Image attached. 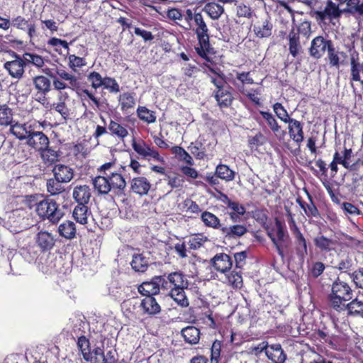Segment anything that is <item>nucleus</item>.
Instances as JSON below:
<instances>
[{
	"mask_svg": "<svg viewBox=\"0 0 363 363\" xmlns=\"http://www.w3.org/2000/svg\"><path fill=\"white\" fill-rule=\"evenodd\" d=\"M11 133L18 140H26V144L37 152L50 144L48 137L43 131L35 130L32 124L16 122L11 125Z\"/></svg>",
	"mask_w": 363,
	"mask_h": 363,
	"instance_id": "f257e3e1",
	"label": "nucleus"
},
{
	"mask_svg": "<svg viewBox=\"0 0 363 363\" xmlns=\"http://www.w3.org/2000/svg\"><path fill=\"white\" fill-rule=\"evenodd\" d=\"M340 5L339 3L337 4L331 0H329L327 1L323 9L317 10L313 9L309 12V15L314 18L320 26L328 24L335 26L339 21L340 18L343 13L342 10L339 7Z\"/></svg>",
	"mask_w": 363,
	"mask_h": 363,
	"instance_id": "f03ea898",
	"label": "nucleus"
},
{
	"mask_svg": "<svg viewBox=\"0 0 363 363\" xmlns=\"http://www.w3.org/2000/svg\"><path fill=\"white\" fill-rule=\"evenodd\" d=\"M329 296L331 306L336 311L345 310V303L352 298V290L347 283L337 279L332 285Z\"/></svg>",
	"mask_w": 363,
	"mask_h": 363,
	"instance_id": "7ed1b4c3",
	"label": "nucleus"
},
{
	"mask_svg": "<svg viewBox=\"0 0 363 363\" xmlns=\"http://www.w3.org/2000/svg\"><path fill=\"white\" fill-rule=\"evenodd\" d=\"M195 29L199 46L196 48V52L201 57L208 60V54H213V48L209 43L208 28L201 13H195Z\"/></svg>",
	"mask_w": 363,
	"mask_h": 363,
	"instance_id": "20e7f679",
	"label": "nucleus"
},
{
	"mask_svg": "<svg viewBox=\"0 0 363 363\" xmlns=\"http://www.w3.org/2000/svg\"><path fill=\"white\" fill-rule=\"evenodd\" d=\"M35 211L43 219H48L52 224L58 223L63 216L57 203L52 199H44L37 203Z\"/></svg>",
	"mask_w": 363,
	"mask_h": 363,
	"instance_id": "39448f33",
	"label": "nucleus"
},
{
	"mask_svg": "<svg viewBox=\"0 0 363 363\" xmlns=\"http://www.w3.org/2000/svg\"><path fill=\"white\" fill-rule=\"evenodd\" d=\"M332 44V40L321 35L316 36L311 41V47L309 48V54L313 59H320L325 55V52L328 51Z\"/></svg>",
	"mask_w": 363,
	"mask_h": 363,
	"instance_id": "423d86ee",
	"label": "nucleus"
},
{
	"mask_svg": "<svg viewBox=\"0 0 363 363\" xmlns=\"http://www.w3.org/2000/svg\"><path fill=\"white\" fill-rule=\"evenodd\" d=\"M271 238L273 243L276 245L279 254L282 255L283 247L288 245L289 236L286 228H264Z\"/></svg>",
	"mask_w": 363,
	"mask_h": 363,
	"instance_id": "0eeeda50",
	"label": "nucleus"
},
{
	"mask_svg": "<svg viewBox=\"0 0 363 363\" xmlns=\"http://www.w3.org/2000/svg\"><path fill=\"white\" fill-rule=\"evenodd\" d=\"M347 51L350 53V82H360V68L359 62V53L354 49V45L352 44L345 45Z\"/></svg>",
	"mask_w": 363,
	"mask_h": 363,
	"instance_id": "6e6552de",
	"label": "nucleus"
},
{
	"mask_svg": "<svg viewBox=\"0 0 363 363\" xmlns=\"http://www.w3.org/2000/svg\"><path fill=\"white\" fill-rule=\"evenodd\" d=\"M325 60L331 67L338 69L341 65L347 63L348 55L346 52L341 51L334 47L333 43L330 45Z\"/></svg>",
	"mask_w": 363,
	"mask_h": 363,
	"instance_id": "1a4fd4ad",
	"label": "nucleus"
},
{
	"mask_svg": "<svg viewBox=\"0 0 363 363\" xmlns=\"http://www.w3.org/2000/svg\"><path fill=\"white\" fill-rule=\"evenodd\" d=\"M108 177L112 192L118 196H125L126 182L121 174L117 172H110Z\"/></svg>",
	"mask_w": 363,
	"mask_h": 363,
	"instance_id": "9d476101",
	"label": "nucleus"
},
{
	"mask_svg": "<svg viewBox=\"0 0 363 363\" xmlns=\"http://www.w3.org/2000/svg\"><path fill=\"white\" fill-rule=\"evenodd\" d=\"M133 150L143 157L146 159L153 158L157 161H162L159 152L143 141L133 143Z\"/></svg>",
	"mask_w": 363,
	"mask_h": 363,
	"instance_id": "9b49d317",
	"label": "nucleus"
},
{
	"mask_svg": "<svg viewBox=\"0 0 363 363\" xmlns=\"http://www.w3.org/2000/svg\"><path fill=\"white\" fill-rule=\"evenodd\" d=\"M211 264L217 272L226 274L231 269L233 262L228 255L218 253L211 259Z\"/></svg>",
	"mask_w": 363,
	"mask_h": 363,
	"instance_id": "f8f14e48",
	"label": "nucleus"
},
{
	"mask_svg": "<svg viewBox=\"0 0 363 363\" xmlns=\"http://www.w3.org/2000/svg\"><path fill=\"white\" fill-rule=\"evenodd\" d=\"M35 240L43 252L50 250L54 247L56 238L52 233L48 230H40L37 234Z\"/></svg>",
	"mask_w": 363,
	"mask_h": 363,
	"instance_id": "ddd939ff",
	"label": "nucleus"
},
{
	"mask_svg": "<svg viewBox=\"0 0 363 363\" xmlns=\"http://www.w3.org/2000/svg\"><path fill=\"white\" fill-rule=\"evenodd\" d=\"M339 4H346V7L342 9L343 13H350L355 18L363 17L362 0H336Z\"/></svg>",
	"mask_w": 363,
	"mask_h": 363,
	"instance_id": "4468645a",
	"label": "nucleus"
},
{
	"mask_svg": "<svg viewBox=\"0 0 363 363\" xmlns=\"http://www.w3.org/2000/svg\"><path fill=\"white\" fill-rule=\"evenodd\" d=\"M4 67L12 77L19 79L23 75L25 62L23 59L16 57V60L4 63Z\"/></svg>",
	"mask_w": 363,
	"mask_h": 363,
	"instance_id": "2eb2a0df",
	"label": "nucleus"
},
{
	"mask_svg": "<svg viewBox=\"0 0 363 363\" xmlns=\"http://www.w3.org/2000/svg\"><path fill=\"white\" fill-rule=\"evenodd\" d=\"M54 177L65 183L69 182L74 177V169L69 166L58 164L52 169Z\"/></svg>",
	"mask_w": 363,
	"mask_h": 363,
	"instance_id": "dca6fc26",
	"label": "nucleus"
},
{
	"mask_svg": "<svg viewBox=\"0 0 363 363\" xmlns=\"http://www.w3.org/2000/svg\"><path fill=\"white\" fill-rule=\"evenodd\" d=\"M72 196L78 206H86L91 196V189L86 185H79L74 187Z\"/></svg>",
	"mask_w": 363,
	"mask_h": 363,
	"instance_id": "f3484780",
	"label": "nucleus"
},
{
	"mask_svg": "<svg viewBox=\"0 0 363 363\" xmlns=\"http://www.w3.org/2000/svg\"><path fill=\"white\" fill-rule=\"evenodd\" d=\"M85 361L89 363H114L115 358L106 357L103 349L100 347H95L89 354H86Z\"/></svg>",
	"mask_w": 363,
	"mask_h": 363,
	"instance_id": "a211bd4d",
	"label": "nucleus"
},
{
	"mask_svg": "<svg viewBox=\"0 0 363 363\" xmlns=\"http://www.w3.org/2000/svg\"><path fill=\"white\" fill-rule=\"evenodd\" d=\"M151 184L144 177H135L130 181V189L140 196L147 194Z\"/></svg>",
	"mask_w": 363,
	"mask_h": 363,
	"instance_id": "6ab92c4d",
	"label": "nucleus"
},
{
	"mask_svg": "<svg viewBox=\"0 0 363 363\" xmlns=\"http://www.w3.org/2000/svg\"><path fill=\"white\" fill-rule=\"evenodd\" d=\"M266 355L273 363H284L286 359V354L280 344L269 345L267 349Z\"/></svg>",
	"mask_w": 363,
	"mask_h": 363,
	"instance_id": "aec40b11",
	"label": "nucleus"
},
{
	"mask_svg": "<svg viewBox=\"0 0 363 363\" xmlns=\"http://www.w3.org/2000/svg\"><path fill=\"white\" fill-rule=\"evenodd\" d=\"M167 279L172 289H186L189 286V281L186 276L180 271L169 274Z\"/></svg>",
	"mask_w": 363,
	"mask_h": 363,
	"instance_id": "412c9836",
	"label": "nucleus"
},
{
	"mask_svg": "<svg viewBox=\"0 0 363 363\" xmlns=\"http://www.w3.org/2000/svg\"><path fill=\"white\" fill-rule=\"evenodd\" d=\"M289 123V133L290 138L297 144H300L303 140V125L300 121L296 119H291Z\"/></svg>",
	"mask_w": 363,
	"mask_h": 363,
	"instance_id": "4be33fe9",
	"label": "nucleus"
},
{
	"mask_svg": "<svg viewBox=\"0 0 363 363\" xmlns=\"http://www.w3.org/2000/svg\"><path fill=\"white\" fill-rule=\"evenodd\" d=\"M38 152L40 155L43 162L47 166L55 163L59 160L60 157V152L55 150L50 147L49 145L44 147L42 150L38 151Z\"/></svg>",
	"mask_w": 363,
	"mask_h": 363,
	"instance_id": "5701e85b",
	"label": "nucleus"
},
{
	"mask_svg": "<svg viewBox=\"0 0 363 363\" xmlns=\"http://www.w3.org/2000/svg\"><path fill=\"white\" fill-rule=\"evenodd\" d=\"M108 176L99 175L92 180L95 190L101 195H106L112 191Z\"/></svg>",
	"mask_w": 363,
	"mask_h": 363,
	"instance_id": "b1692460",
	"label": "nucleus"
},
{
	"mask_svg": "<svg viewBox=\"0 0 363 363\" xmlns=\"http://www.w3.org/2000/svg\"><path fill=\"white\" fill-rule=\"evenodd\" d=\"M182 335L184 341L190 345L199 343L200 340V330L194 326H188L182 329Z\"/></svg>",
	"mask_w": 363,
	"mask_h": 363,
	"instance_id": "393cba45",
	"label": "nucleus"
},
{
	"mask_svg": "<svg viewBox=\"0 0 363 363\" xmlns=\"http://www.w3.org/2000/svg\"><path fill=\"white\" fill-rule=\"evenodd\" d=\"M20 254L26 262L29 263L35 262L38 264V259L40 252L35 245H29L27 247L21 248Z\"/></svg>",
	"mask_w": 363,
	"mask_h": 363,
	"instance_id": "a878e982",
	"label": "nucleus"
},
{
	"mask_svg": "<svg viewBox=\"0 0 363 363\" xmlns=\"http://www.w3.org/2000/svg\"><path fill=\"white\" fill-rule=\"evenodd\" d=\"M272 24L267 20L257 21L253 26V30L259 38H267L271 35Z\"/></svg>",
	"mask_w": 363,
	"mask_h": 363,
	"instance_id": "bb28decb",
	"label": "nucleus"
},
{
	"mask_svg": "<svg viewBox=\"0 0 363 363\" xmlns=\"http://www.w3.org/2000/svg\"><path fill=\"white\" fill-rule=\"evenodd\" d=\"M33 83L38 92L43 95H46L51 90L50 80L43 75L35 77Z\"/></svg>",
	"mask_w": 363,
	"mask_h": 363,
	"instance_id": "cd10ccee",
	"label": "nucleus"
},
{
	"mask_svg": "<svg viewBox=\"0 0 363 363\" xmlns=\"http://www.w3.org/2000/svg\"><path fill=\"white\" fill-rule=\"evenodd\" d=\"M145 313L150 315H155L160 311V306L156 299L152 296L145 297L140 303Z\"/></svg>",
	"mask_w": 363,
	"mask_h": 363,
	"instance_id": "c85d7f7f",
	"label": "nucleus"
},
{
	"mask_svg": "<svg viewBox=\"0 0 363 363\" xmlns=\"http://www.w3.org/2000/svg\"><path fill=\"white\" fill-rule=\"evenodd\" d=\"M260 114L263 118L267 121V125L273 133L278 137L279 135L283 138L286 133L284 130H281V127L279 125L274 116L269 112L260 111Z\"/></svg>",
	"mask_w": 363,
	"mask_h": 363,
	"instance_id": "c756f323",
	"label": "nucleus"
},
{
	"mask_svg": "<svg viewBox=\"0 0 363 363\" xmlns=\"http://www.w3.org/2000/svg\"><path fill=\"white\" fill-rule=\"evenodd\" d=\"M203 11L206 12L211 19L218 20L224 13V8L223 6L215 2H209L204 6Z\"/></svg>",
	"mask_w": 363,
	"mask_h": 363,
	"instance_id": "7c9ffc66",
	"label": "nucleus"
},
{
	"mask_svg": "<svg viewBox=\"0 0 363 363\" xmlns=\"http://www.w3.org/2000/svg\"><path fill=\"white\" fill-rule=\"evenodd\" d=\"M72 216L79 224L86 225L88 223V218L91 216V213H88L86 206H77L73 211Z\"/></svg>",
	"mask_w": 363,
	"mask_h": 363,
	"instance_id": "2f4dec72",
	"label": "nucleus"
},
{
	"mask_svg": "<svg viewBox=\"0 0 363 363\" xmlns=\"http://www.w3.org/2000/svg\"><path fill=\"white\" fill-rule=\"evenodd\" d=\"M138 291L143 296L147 297V296L156 295L159 294V289L157 286V283L155 281V277L152 279L151 281L143 282L141 285L138 286Z\"/></svg>",
	"mask_w": 363,
	"mask_h": 363,
	"instance_id": "473e14b6",
	"label": "nucleus"
},
{
	"mask_svg": "<svg viewBox=\"0 0 363 363\" xmlns=\"http://www.w3.org/2000/svg\"><path fill=\"white\" fill-rule=\"evenodd\" d=\"M56 74L61 79L68 82L69 89L75 90L79 87V82L77 77L66 72L63 69H57Z\"/></svg>",
	"mask_w": 363,
	"mask_h": 363,
	"instance_id": "72a5a7b5",
	"label": "nucleus"
},
{
	"mask_svg": "<svg viewBox=\"0 0 363 363\" xmlns=\"http://www.w3.org/2000/svg\"><path fill=\"white\" fill-rule=\"evenodd\" d=\"M215 98L220 106L228 107L233 101V96L230 91L226 89H220L216 91Z\"/></svg>",
	"mask_w": 363,
	"mask_h": 363,
	"instance_id": "f704fd0d",
	"label": "nucleus"
},
{
	"mask_svg": "<svg viewBox=\"0 0 363 363\" xmlns=\"http://www.w3.org/2000/svg\"><path fill=\"white\" fill-rule=\"evenodd\" d=\"M12 110L6 104L0 105V125L7 126L14 125L12 123ZM11 127H10L11 128Z\"/></svg>",
	"mask_w": 363,
	"mask_h": 363,
	"instance_id": "c9c22d12",
	"label": "nucleus"
},
{
	"mask_svg": "<svg viewBox=\"0 0 363 363\" xmlns=\"http://www.w3.org/2000/svg\"><path fill=\"white\" fill-rule=\"evenodd\" d=\"M63 182L56 179L51 178L48 179L46 183L47 190L51 195H58L65 191V186L62 185Z\"/></svg>",
	"mask_w": 363,
	"mask_h": 363,
	"instance_id": "e433bc0d",
	"label": "nucleus"
},
{
	"mask_svg": "<svg viewBox=\"0 0 363 363\" xmlns=\"http://www.w3.org/2000/svg\"><path fill=\"white\" fill-rule=\"evenodd\" d=\"M289 40L290 54L294 57H296L301 48L299 43L298 34L295 33L294 30H291L289 34Z\"/></svg>",
	"mask_w": 363,
	"mask_h": 363,
	"instance_id": "4c0bfd02",
	"label": "nucleus"
},
{
	"mask_svg": "<svg viewBox=\"0 0 363 363\" xmlns=\"http://www.w3.org/2000/svg\"><path fill=\"white\" fill-rule=\"evenodd\" d=\"M132 268L140 272H144L148 267V262L143 255H135L131 262Z\"/></svg>",
	"mask_w": 363,
	"mask_h": 363,
	"instance_id": "58836bf2",
	"label": "nucleus"
},
{
	"mask_svg": "<svg viewBox=\"0 0 363 363\" xmlns=\"http://www.w3.org/2000/svg\"><path fill=\"white\" fill-rule=\"evenodd\" d=\"M216 174L220 179L226 182L234 179L235 172L225 164H219L216 169Z\"/></svg>",
	"mask_w": 363,
	"mask_h": 363,
	"instance_id": "ea45409f",
	"label": "nucleus"
},
{
	"mask_svg": "<svg viewBox=\"0 0 363 363\" xmlns=\"http://www.w3.org/2000/svg\"><path fill=\"white\" fill-rule=\"evenodd\" d=\"M169 295L179 306L182 307L189 306L188 298L185 294L184 289H171Z\"/></svg>",
	"mask_w": 363,
	"mask_h": 363,
	"instance_id": "a19ab883",
	"label": "nucleus"
},
{
	"mask_svg": "<svg viewBox=\"0 0 363 363\" xmlns=\"http://www.w3.org/2000/svg\"><path fill=\"white\" fill-rule=\"evenodd\" d=\"M345 309L348 311V313L350 315L363 317V301H359L357 298L345 304Z\"/></svg>",
	"mask_w": 363,
	"mask_h": 363,
	"instance_id": "79ce46f5",
	"label": "nucleus"
},
{
	"mask_svg": "<svg viewBox=\"0 0 363 363\" xmlns=\"http://www.w3.org/2000/svg\"><path fill=\"white\" fill-rule=\"evenodd\" d=\"M137 113L139 118L147 123H152L156 121L155 113L145 106H139Z\"/></svg>",
	"mask_w": 363,
	"mask_h": 363,
	"instance_id": "37998d69",
	"label": "nucleus"
},
{
	"mask_svg": "<svg viewBox=\"0 0 363 363\" xmlns=\"http://www.w3.org/2000/svg\"><path fill=\"white\" fill-rule=\"evenodd\" d=\"M296 252L300 261L303 262L305 256L307 254V246L306 240L299 232H297Z\"/></svg>",
	"mask_w": 363,
	"mask_h": 363,
	"instance_id": "c03bdc74",
	"label": "nucleus"
},
{
	"mask_svg": "<svg viewBox=\"0 0 363 363\" xmlns=\"http://www.w3.org/2000/svg\"><path fill=\"white\" fill-rule=\"evenodd\" d=\"M226 281L234 288H240L242 286V277L240 272L233 271L230 274H225Z\"/></svg>",
	"mask_w": 363,
	"mask_h": 363,
	"instance_id": "a18cd8bd",
	"label": "nucleus"
},
{
	"mask_svg": "<svg viewBox=\"0 0 363 363\" xmlns=\"http://www.w3.org/2000/svg\"><path fill=\"white\" fill-rule=\"evenodd\" d=\"M108 129L113 135L121 139H123L128 135V132L125 127L113 121H111Z\"/></svg>",
	"mask_w": 363,
	"mask_h": 363,
	"instance_id": "49530a36",
	"label": "nucleus"
},
{
	"mask_svg": "<svg viewBox=\"0 0 363 363\" xmlns=\"http://www.w3.org/2000/svg\"><path fill=\"white\" fill-rule=\"evenodd\" d=\"M119 101L123 111H128L129 108H133L135 104L133 96L128 92L120 95Z\"/></svg>",
	"mask_w": 363,
	"mask_h": 363,
	"instance_id": "de8ad7c7",
	"label": "nucleus"
},
{
	"mask_svg": "<svg viewBox=\"0 0 363 363\" xmlns=\"http://www.w3.org/2000/svg\"><path fill=\"white\" fill-rule=\"evenodd\" d=\"M38 268L43 274H50L55 272L56 264L53 258H48L45 262H38Z\"/></svg>",
	"mask_w": 363,
	"mask_h": 363,
	"instance_id": "09e8293b",
	"label": "nucleus"
},
{
	"mask_svg": "<svg viewBox=\"0 0 363 363\" xmlns=\"http://www.w3.org/2000/svg\"><path fill=\"white\" fill-rule=\"evenodd\" d=\"M207 241V238L203 234H194L189 238L188 244L189 247L196 250L201 247Z\"/></svg>",
	"mask_w": 363,
	"mask_h": 363,
	"instance_id": "8fccbe9b",
	"label": "nucleus"
},
{
	"mask_svg": "<svg viewBox=\"0 0 363 363\" xmlns=\"http://www.w3.org/2000/svg\"><path fill=\"white\" fill-rule=\"evenodd\" d=\"M315 242L317 247L324 250L334 249L336 240L328 239L324 236H319L315 238Z\"/></svg>",
	"mask_w": 363,
	"mask_h": 363,
	"instance_id": "3c124183",
	"label": "nucleus"
},
{
	"mask_svg": "<svg viewBox=\"0 0 363 363\" xmlns=\"http://www.w3.org/2000/svg\"><path fill=\"white\" fill-rule=\"evenodd\" d=\"M23 60L25 63H31L37 67H42L45 64L44 60L41 56L30 52L23 54Z\"/></svg>",
	"mask_w": 363,
	"mask_h": 363,
	"instance_id": "603ef678",
	"label": "nucleus"
},
{
	"mask_svg": "<svg viewBox=\"0 0 363 363\" xmlns=\"http://www.w3.org/2000/svg\"><path fill=\"white\" fill-rule=\"evenodd\" d=\"M228 208L232 210V212L230 213V217L233 220H236L239 216L244 215L245 213V207L240 204L238 202L231 201L230 204H228Z\"/></svg>",
	"mask_w": 363,
	"mask_h": 363,
	"instance_id": "864d4df0",
	"label": "nucleus"
},
{
	"mask_svg": "<svg viewBox=\"0 0 363 363\" xmlns=\"http://www.w3.org/2000/svg\"><path fill=\"white\" fill-rule=\"evenodd\" d=\"M273 110L277 116L284 123H287L291 118L289 117L286 110L280 103H276L273 106Z\"/></svg>",
	"mask_w": 363,
	"mask_h": 363,
	"instance_id": "5fc2aeb1",
	"label": "nucleus"
},
{
	"mask_svg": "<svg viewBox=\"0 0 363 363\" xmlns=\"http://www.w3.org/2000/svg\"><path fill=\"white\" fill-rule=\"evenodd\" d=\"M77 347L79 350L81 351V353L84 359H85L86 354H89L91 352L90 350L89 341L84 335H82L78 337Z\"/></svg>",
	"mask_w": 363,
	"mask_h": 363,
	"instance_id": "6e6d98bb",
	"label": "nucleus"
},
{
	"mask_svg": "<svg viewBox=\"0 0 363 363\" xmlns=\"http://www.w3.org/2000/svg\"><path fill=\"white\" fill-rule=\"evenodd\" d=\"M69 67L76 71L77 68H80L86 65V60L83 57H77L75 55H69L68 56Z\"/></svg>",
	"mask_w": 363,
	"mask_h": 363,
	"instance_id": "4d7b16f0",
	"label": "nucleus"
},
{
	"mask_svg": "<svg viewBox=\"0 0 363 363\" xmlns=\"http://www.w3.org/2000/svg\"><path fill=\"white\" fill-rule=\"evenodd\" d=\"M87 79L91 82V86L95 89L102 86L104 81V78L96 72H90L87 76Z\"/></svg>",
	"mask_w": 363,
	"mask_h": 363,
	"instance_id": "13d9d810",
	"label": "nucleus"
},
{
	"mask_svg": "<svg viewBox=\"0 0 363 363\" xmlns=\"http://www.w3.org/2000/svg\"><path fill=\"white\" fill-rule=\"evenodd\" d=\"M221 342L216 340L213 342L211 350V363H218L220 357Z\"/></svg>",
	"mask_w": 363,
	"mask_h": 363,
	"instance_id": "bf43d9fd",
	"label": "nucleus"
},
{
	"mask_svg": "<svg viewBox=\"0 0 363 363\" xmlns=\"http://www.w3.org/2000/svg\"><path fill=\"white\" fill-rule=\"evenodd\" d=\"M202 220L208 227H217L219 225L218 218L213 213L206 211L202 213Z\"/></svg>",
	"mask_w": 363,
	"mask_h": 363,
	"instance_id": "052dcab7",
	"label": "nucleus"
},
{
	"mask_svg": "<svg viewBox=\"0 0 363 363\" xmlns=\"http://www.w3.org/2000/svg\"><path fill=\"white\" fill-rule=\"evenodd\" d=\"M103 86L104 89L109 90L111 93H118L120 91L119 84L113 78L105 77Z\"/></svg>",
	"mask_w": 363,
	"mask_h": 363,
	"instance_id": "680f3d73",
	"label": "nucleus"
},
{
	"mask_svg": "<svg viewBox=\"0 0 363 363\" xmlns=\"http://www.w3.org/2000/svg\"><path fill=\"white\" fill-rule=\"evenodd\" d=\"M28 21L21 16H18L13 18L11 21V26L23 30H26V27H28Z\"/></svg>",
	"mask_w": 363,
	"mask_h": 363,
	"instance_id": "e2e57ef3",
	"label": "nucleus"
},
{
	"mask_svg": "<svg viewBox=\"0 0 363 363\" xmlns=\"http://www.w3.org/2000/svg\"><path fill=\"white\" fill-rule=\"evenodd\" d=\"M184 19L186 25H180L184 29L189 30L192 28L191 21H195V13H193L191 9H187L184 16Z\"/></svg>",
	"mask_w": 363,
	"mask_h": 363,
	"instance_id": "0e129e2a",
	"label": "nucleus"
},
{
	"mask_svg": "<svg viewBox=\"0 0 363 363\" xmlns=\"http://www.w3.org/2000/svg\"><path fill=\"white\" fill-rule=\"evenodd\" d=\"M266 141L264 135L258 132L255 136L249 137L248 143L250 145L259 146L263 145Z\"/></svg>",
	"mask_w": 363,
	"mask_h": 363,
	"instance_id": "69168bd1",
	"label": "nucleus"
},
{
	"mask_svg": "<svg viewBox=\"0 0 363 363\" xmlns=\"http://www.w3.org/2000/svg\"><path fill=\"white\" fill-rule=\"evenodd\" d=\"M236 78L242 84H254L253 79L250 77L249 72H237Z\"/></svg>",
	"mask_w": 363,
	"mask_h": 363,
	"instance_id": "338daca9",
	"label": "nucleus"
},
{
	"mask_svg": "<svg viewBox=\"0 0 363 363\" xmlns=\"http://www.w3.org/2000/svg\"><path fill=\"white\" fill-rule=\"evenodd\" d=\"M353 281L357 287L363 289V268L354 272Z\"/></svg>",
	"mask_w": 363,
	"mask_h": 363,
	"instance_id": "774afa93",
	"label": "nucleus"
}]
</instances>
